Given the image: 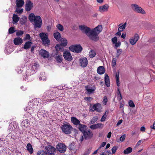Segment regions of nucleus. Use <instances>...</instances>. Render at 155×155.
Returning <instances> with one entry per match:
<instances>
[{"mask_svg":"<svg viewBox=\"0 0 155 155\" xmlns=\"http://www.w3.org/2000/svg\"><path fill=\"white\" fill-rule=\"evenodd\" d=\"M28 18L31 22H34V25L35 28H40L42 24V21L41 17L38 15H35L34 13L30 14Z\"/></svg>","mask_w":155,"mask_h":155,"instance_id":"1","label":"nucleus"},{"mask_svg":"<svg viewBox=\"0 0 155 155\" xmlns=\"http://www.w3.org/2000/svg\"><path fill=\"white\" fill-rule=\"evenodd\" d=\"M102 27L101 25H99L97 27L92 30V40L97 41L99 39L98 34L102 30Z\"/></svg>","mask_w":155,"mask_h":155,"instance_id":"2","label":"nucleus"},{"mask_svg":"<svg viewBox=\"0 0 155 155\" xmlns=\"http://www.w3.org/2000/svg\"><path fill=\"white\" fill-rule=\"evenodd\" d=\"M79 27L82 33L85 34L90 39L92 40L93 38L92 37V30L90 28L84 25H79Z\"/></svg>","mask_w":155,"mask_h":155,"instance_id":"3","label":"nucleus"},{"mask_svg":"<svg viewBox=\"0 0 155 155\" xmlns=\"http://www.w3.org/2000/svg\"><path fill=\"white\" fill-rule=\"evenodd\" d=\"M39 36L41 38L43 43L45 45L50 44V41L48 39V35L44 33H41L39 34Z\"/></svg>","mask_w":155,"mask_h":155,"instance_id":"4","label":"nucleus"},{"mask_svg":"<svg viewBox=\"0 0 155 155\" xmlns=\"http://www.w3.org/2000/svg\"><path fill=\"white\" fill-rule=\"evenodd\" d=\"M61 128L63 132L66 134H70L73 129L71 126L68 123L63 125Z\"/></svg>","mask_w":155,"mask_h":155,"instance_id":"5","label":"nucleus"},{"mask_svg":"<svg viewBox=\"0 0 155 155\" xmlns=\"http://www.w3.org/2000/svg\"><path fill=\"white\" fill-rule=\"evenodd\" d=\"M69 49L73 52L79 53L81 51L82 48L80 44H77L70 46Z\"/></svg>","mask_w":155,"mask_h":155,"instance_id":"6","label":"nucleus"},{"mask_svg":"<svg viewBox=\"0 0 155 155\" xmlns=\"http://www.w3.org/2000/svg\"><path fill=\"white\" fill-rule=\"evenodd\" d=\"M131 7L132 9L135 12L142 14L146 13L144 10L141 7L136 4H133L131 5Z\"/></svg>","mask_w":155,"mask_h":155,"instance_id":"7","label":"nucleus"},{"mask_svg":"<svg viewBox=\"0 0 155 155\" xmlns=\"http://www.w3.org/2000/svg\"><path fill=\"white\" fill-rule=\"evenodd\" d=\"M56 147L57 150L61 153H63L66 151V147L63 143H58Z\"/></svg>","mask_w":155,"mask_h":155,"instance_id":"8","label":"nucleus"},{"mask_svg":"<svg viewBox=\"0 0 155 155\" xmlns=\"http://www.w3.org/2000/svg\"><path fill=\"white\" fill-rule=\"evenodd\" d=\"M83 134L84 137L87 140L91 139L93 135L92 131L89 129H87Z\"/></svg>","mask_w":155,"mask_h":155,"instance_id":"9","label":"nucleus"},{"mask_svg":"<svg viewBox=\"0 0 155 155\" xmlns=\"http://www.w3.org/2000/svg\"><path fill=\"white\" fill-rule=\"evenodd\" d=\"M45 150L46 151V153H47V154L49 155H52L54 153L55 151V148L51 145H48L45 147Z\"/></svg>","mask_w":155,"mask_h":155,"instance_id":"10","label":"nucleus"},{"mask_svg":"<svg viewBox=\"0 0 155 155\" xmlns=\"http://www.w3.org/2000/svg\"><path fill=\"white\" fill-rule=\"evenodd\" d=\"M29 106H28L25 110V111H26L28 113L30 114L33 113L34 111L35 107V105H33V103L30 102L29 104Z\"/></svg>","mask_w":155,"mask_h":155,"instance_id":"11","label":"nucleus"},{"mask_svg":"<svg viewBox=\"0 0 155 155\" xmlns=\"http://www.w3.org/2000/svg\"><path fill=\"white\" fill-rule=\"evenodd\" d=\"M139 38V36L137 34H135L134 36L130 38L129 39L130 44L134 45L135 44Z\"/></svg>","mask_w":155,"mask_h":155,"instance_id":"12","label":"nucleus"},{"mask_svg":"<svg viewBox=\"0 0 155 155\" xmlns=\"http://www.w3.org/2000/svg\"><path fill=\"white\" fill-rule=\"evenodd\" d=\"M63 56L66 60L68 61L72 60V57L70 52L68 51H65L64 52Z\"/></svg>","mask_w":155,"mask_h":155,"instance_id":"13","label":"nucleus"},{"mask_svg":"<svg viewBox=\"0 0 155 155\" xmlns=\"http://www.w3.org/2000/svg\"><path fill=\"white\" fill-rule=\"evenodd\" d=\"M80 65L83 67H86L88 64V61L86 58L84 57L81 58L79 60Z\"/></svg>","mask_w":155,"mask_h":155,"instance_id":"14","label":"nucleus"},{"mask_svg":"<svg viewBox=\"0 0 155 155\" xmlns=\"http://www.w3.org/2000/svg\"><path fill=\"white\" fill-rule=\"evenodd\" d=\"M33 7V3L30 0L27 1L26 3L25 10L26 11H30Z\"/></svg>","mask_w":155,"mask_h":155,"instance_id":"15","label":"nucleus"},{"mask_svg":"<svg viewBox=\"0 0 155 155\" xmlns=\"http://www.w3.org/2000/svg\"><path fill=\"white\" fill-rule=\"evenodd\" d=\"M109 6L106 4L99 7V11L101 12H107L108 11Z\"/></svg>","mask_w":155,"mask_h":155,"instance_id":"16","label":"nucleus"},{"mask_svg":"<svg viewBox=\"0 0 155 155\" xmlns=\"http://www.w3.org/2000/svg\"><path fill=\"white\" fill-rule=\"evenodd\" d=\"M103 127V124L101 123H98L91 125L90 128L91 129L94 130L97 128H102Z\"/></svg>","mask_w":155,"mask_h":155,"instance_id":"17","label":"nucleus"},{"mask_svg":"<svg viewBox=\"0 0 155 155\" xmlns=\"http://www.w3.org/2000/svg\"><path fill=\"white\" fill-rule=\"evenodd\" d=\"M40 53L41 55L44 58H48L49 56V53L46 51L41 49L40 50Z\"/></svg>","mask_w":155,"mask_h":155,"instance_id":"18","label":"nucleus"},{"mask_svg":"<svg viewBox=\"0 0 155 155\" xmlns=\"http://www.w3.org/2000/svg\"><path fill=\"white\" fill-rule=\"evenodd\" d=\"M23 42V40L20 37L15 38L14 39V44L16 45H21Z\"/></svg>","mask_w":155,"mask_h":155,"instance_id":"19","label":"nucleus"},{"mask_svg":"<svg viewBox=\"0 0 155 155\" xmlns=\"http://www.w3.org/2000/svg\"><path fill=\"white\" fill-rule=\"evenodd\" d=\"M104 81L106 85L108 87H110V84L109 77L106 74H104Z\"/></svg>","mask_w":155,"mask_h":155,"instance_id":"20","label":"nucleus"},{"mask_svg":"<svg viewBox=\"0 0 155 155\" xmlns=\"http://www.w3.org/2000/svg\"><path fill=\"white\" fill-rule=\"evenodd\" d=\"M71 122L76 125H78L80 124V121L75 117H72L71 118Z\"/></svg>","mask_w":155,"mask_h":155,"instance_id":"21","label":"nucleus"},{"mask_svg":"<svg viewBox=\"0 0 155 155\" xmlns=\"http://www.w3.org/2000/svg\"><path fill=\"white\" fill-rule=\"evenodd\" d=\"M19 20V18L18 15L15 14H14L12 17L13 23L16 24Z\"/></svg>","mask_w":155,"mask_h":155,"instance_id":"22","label":"nucleus"},{"mask_svg":"<svg viewBox=\"0 0 155 155\" xmlns=\"http://www.w3.org/2000/svg\"><path fill=\"white\" fill-rule=\"evenodd\" d=\"M16 3L17 7H21L24 5V2L23 0H16Z\"/></svg>","mask_w":155,"mask_h":155,"instance_id":"23","label":"nucleus"},{"mask_svg":"<svg viewBox=\"0 0 155 155\" xmlns=\"http://www.w3.org/2000/svg\"><path fill=\"white\" fill-rule=\"evenodd\" d=\"M105 69L104 67L103 66L99 67L97 69V72L100 74H103L105 72Z\"/></svg>","mask_w":155,"mask_h":155,"instance_id":"24","label":"nucleus"},{"mask_svg":"<svg viewBox=\"0 0 155 155\" xmlns=\"http://www.w3.org/2000/svg\"><path fill=\"white\" fill-rule=\"evenodd\" d=\"M78 125L79 129L80 131L82 132V133H83V132H84L87 129H86L87 126L81 124H80Z\"/></svg>","mask_w":155,"mask_h":155,"instance_id":"25","label":"nucleus"},{"mask_svg":"<svg viewBox=\"0 0 155 155\" xmlns=\"http://www.w3.org/2000/svg\"><path fill=\"white\" fill-rule=\"evenodd\" d=\"M126 22H125L123 25H122V24H120L119 25V27L118 28V31H123L126 27Z\"/></svg>","mask_w":155,"mask_h":155,"instance_id":"26","label":"nucleus"},{"mask_svg":"<svg viewBox=\"0 0 155 155\" xmlns=\"http://www.w3.org/2000/svg\"><path fill=\"white\" fill-rule=\"evenodd\" d=\"M26 148L27 150L30 153L32 154L33 152L34 151L30 143H28L27 144Z\"/></svg>","mask_w":155,"mask_h":155,"instance_id":"27","label":"nucleus"},{"mask_svg":"<svg viewBox=\"0 0 155 155\" xmlns=\"http://www.w3.org/2000/svg\"><path fill=\"white\" fill-rule=\"evenodd\" d=\"M32 43L31 42L28 41L25 42L23 47V48L26 50L28 49L30 47Z\"/></svg>","mask_w":155,"mask_h":155,"instance_id":"28","label":"nucleus"},{"mask_svg":"<svg viewBox=\"0 0 155 155\" xmlns=\"http://www.w3.org/2000/svg\"><path fill=\"white\" fill-rule=\"evenodd\" d=\"M63 46L61 44H57L55 46V49L57 51H63L64 48Z\"/></svg>","mask_w":155,"mask_h":155,"instance_id":"29","label":"nucleus"},{"mask_svg":"<svg viewBox=\"0 0 155 155\" xmlns=\"http://www.w3.org/2000/svg\"><path fill=\"white\" fill-rule=\"evenodd\" d=\"M95 110L97 112H100L101 111V104L99 103L95 104Z\"/></svg>","mask_w":155,"mask_h":155,"instance_id":"30","label":"nucleus"},{"mask_svg":"<svg viewBox=\"0 0 155 155\" xmlns=\"http://www.w3.org/2000/svg\"><path fill=\"white\" fill-rule=\"evenodd\" d=\"M54 36L55 39L58 41L60 40L61 38V35L60 33L58 32H57L54 33Z\"/></svg>","mask_w":155,"mask_h":155,"instance_id":"31","label":"nucleus"},{"mask_svg":"<svg viewBox=\"0 0 155 155\" xmlns=\"http://www.w3.org/2000/svg\"><path fill=\"white\" fill-rule=\"evenodd\" d=\"M45 73L44 72H42L40 74V76L39 77V79L41 81H45L46 79V78L45 75Z\"/></svg>","mask_w":155,"mask_h":155,"instance_id":"32","label":"nucleus"},{"mask_svg":"<svg viewBox=\"0 0 155 155\" xmlns=\"http://www.w3.org/2000/svg\"><path fill=\"white\" fill-rule=\"evenodd\" d=\"M61 42V45L63 46H66L67 45V41L65 38H62L60 39Z\"/></svg>","mask_w":155,"mask_h":155,"instance_id":"33","label":"nucleus"},{"mask_svg":"<svg viewBox=\"0 0 155 155\" xmlns=\"http://www.w3.org/2000/svg\"><path fill=\"white\" fill-rule=\"evenodd\" d=\"M86 89L87 92L88 93L90 94L92 93L95 90V88L94 87L93 88H91L88 87H86Z\"/></svg>","mask_w":155,"mask_h":155,"instance_id":"34","label":"nucleus"},{"mask_svg":"<svg viewBox=\"0 0 155 155\" xmlns=\"http://www.w3.org/2000/svg\"><path fill=\"white\" fill-rule=\"evenodd\" d=\"M39 68V65L37 63L33 64L32 65L31 69L34 71V72L36 71Z\"/></svg>","mask_w":155,"mask_h":155,"instance_id":"35","label":"nucleus"},{"mask_svg":"<svg viewBox=\"0 0 155 155\" xmlns=\"http://www.w3.org/2000/svg\"><path fill=\"white\" fill-rule=\"evenodd\" d=\"M34 71H33L31 69H27L26 71V75L28 76L30 75L34 74Z\"/></svg>","mask_w":155,"mask_h":155,"instance_id":"36","label":"nucleus"},{"mask_svg":"<svg viewBox=\"0 0 155 155\" xmlns=\"http://www.w3.org/2000/svg\"><path fill=\"white\" fill-rule=\"evenodd\" d=\"M96 54V53L94 51L91 50L89 52V57L90 58H93L95 57Z\"/></svg>","mask_w":155,"mask_h":155,"instance_id":"37","label":"nucleus"},{"mask_svg":"<svg viewBox=\"0 0 155 155\" xmlns=\"http://www.w3.org/2000/svg\"><path fill=\"white\" fill-rule=\"evenodd\" d=\"M132 151V149L130 147H129L125 150L124 151V153L126 154H128Z\"/></svg>","mask_w":155,"mask_h":155,"instance_id":"38","label":"nucleus"},{"mask_svg":"<svg viewBox=\"0 0 155 155\" xmlns=\"http://www.w3.org/2000/svg\"><path fill=\"white\" fill-rule=\"evenodd\" d=\"M22 124L25 127H27L28 125V120H24L22 122Z\"/></svg>","mask_w":155,"mask_h":155,"instance_id":"39","label":"nucleus"},{"mask_svg":"<svg viewBox=\"0 0 155 155\" xmlns=\"http://www.w3.org/2000/svg\"><path fill=\"white\" fill-rule=\"evenodd\" d=\"M56 27L59 31H62L64 30V28L63 25L61 24H58L56 25Z\"/></svg>","mask_w":155,"mask_h":155,"instance_id":"40","label":"nucleus"},{"mask_svg":"<svg viewBox=\"0 0 155 155\" xmlns=\"http://www.w3.org/2000/svg\"><path fill=\"white\" fill-rule=\"evenodd\" d=\"M62 55H58L56 57V61L59 63H61L62 61Z\"/></svg>","mask_w":155,"mask_h":155,"instance_id":"41","label":"nucleus"},{"mask_svg":"<svg viewBox=\"0 0 155 155\" xmlns=\"http://www.w3.org/2000/svg\"><path fill=\"white\" fill-rule=\"evenodd\" d=\"M108 113V112H107V111H106L105 113L104 114L102 117L101 120V122H104L105 121V120L106 118V117L107 116Z\"/></svg>","mask_w":155,"mask_h":155,"instance_id":"42","label":"nucleus"},{"mask_svg":"<svg viewBox=\"0 0 155 155\" xmlns=\"http://www.w3.org/2000/svg\"><path fill=\"white\" fill-rule=\"evenodd\" d=\"M98 117H94L91 120L90 124H93L96 122L98 119Z\"/></svg>","mask_w":155,"mask_h":155,"instance_id":"43","label":"nucleus"},{"mask_svg":"<svg viewBox=\"0 0 155 155\" xmlns=\"http://www.w3.org/2000/svg\"><path fill=\"white\" fill-rule=\"evenodd\" d=\"M122 52V50L120 49H118L117 51L116 54V57L118 58Z\"/></svg>","mask_w":155,"mask_h":155,"instance_id":"44","label":"nucleus"},{"mask_svg":"<svg viewBox=\"0 0 155 155\" xmlns=\"http://www.w3.org/2000/svg\"><path fill=\"white\" fill-rule=\"evenodd\" d=\"M24 32L23 31L19 30L17 31L16 33V35L18 36H21L24 34Z\"/></svg>","mask_w":155,"mask_h":155,"instance_id":"45","label":"nucleus"},{"mask_svg":"<svg viewBox=\"0 0 155 155\" xmlns=\"http://www.w3.org/2000/svg\"><path fill=\"white\" fill-rule=\"evenodd\" d=\"M117 61V59L116 58H113L112 61V66L113 67L115 66Z\"/></svg>","mask_w":155,"mask_h":155,"instance_id":"46","label":"nucleus"},{"mask_svg":"<svg viewBox=\"0 0 155 155\" xmlns=\"http://www.w3.org/2000/svg\"><path fill=\"white\" fill-rule=\"evenodd\" d=\"M27 18L25 16H23L21 19V21L22 24H24L26 22Z\"/></svg>","mask_w":155,"mask_h":155,"instance_id":"47","label":"nucleus"},{"mask_svg":"<svg viewBox=\"0 0 155 155\" xmlns=\"http://www.w3.org/2000/svg\"><path fill=\"white\" fill-rule=\"evenodd\" d=\"M91 150V148H89L84 152L83 155H88L90 153Z\"/></svg>","mask_w":155,"mask_h":155,"instance_id":"48","label":"nucleus"},{"mask_svg":"<svg viewBox=\"0 0 155 155\" xmlns=\"http://www.w3.org/2000/svg\"><path fill=\"white\" fill-rule=\"evenodd\" d=\"M69 149L71 150H73L75 149L76 146L74 144V143H71L69 145Z\"/></svg>","mask_w":155,"mask_h":155,"instance_id":"49","label":"nucleus"},{"mask_svg":"<svg viewBox=\"0 0 155 155\" xmlns=\"http://www.w3.org/2000/svg\"><path fill=\"white\" fill-rule=\"evenodd\" d=\"M9 33L10 34H12L14 33L15 31L14 30V28L13 27H11L8 30Z\"/></svg>","mask_w":155,"mask_h":155,"instance_id":"50","label":"nucleus"},{"mask_svg":"<svg viewBox=\"0 0 155 155\" xmlns=\"http://www.w3.org/2000/svg\"><path fill=\"white\" fill-rule=\"evenodd\" d=\"M23 10L22 8L20 9L18 7L16 10V12L18 14H21L23 12Z\"/></svg>","mask_w":155,"mask_h":155,"instance_id":"51","label":"nucleus"},{"mask_svg":"<svg viewBox=\"0 0 155 155\" xmlns=\"http://www.w3.org/2000/svg\"><path fill=\"white\" fill-rule=\"evenodd\" d=\"M37 155H48L47 153L43 151H38Z\"/></svg>","mask_w":155,"mask_h":155,"instance_id":"52","label":"nucleus"},{"mask_svg":"<svg viewBox=\"0 0 155 155\" xmlns=\"http://www.w3.org/2000/svg\"><path fill=\"white\" fill-rule=\"evenodd\" d=\"M129 106L131 107H134L135 106L134 103L131 100H130L129 101Z\"/></svg>","mask_w":155,"mask_h":155,"instance_id":"53","label":"nucleus"},{"mask_svg":"<svg viewBox=\"0 0 155 155\" xmlns=\"http://www.w3.org/2000/svg\"><path fill=\"white\" fill-rule=\"evenodd\" d=\"M31 37L30 35L28 34H26L24 38V40H29L30 39Z\"/></svg>","mask_w":155,"mask_h":155,"instance_id":"54","label":"nucleus"},{"mask_svg":"<svg viewBox=\"0 0 155 155\" xmlns=\"http://www.w3.org/2000/svg\"><path fill=\"white\" fill-rule=\"evenodd\" d=\"M125 138L126 135L123 134L121 137H120V140L122 142L125 139Z\"/></svg>","mask_w":155,"mask_h":155,"instance_id":"55","label":"nucleus"},{"mask_svg":"<svg viewBox=\"0 0 155 155\" xmlns=\"http://www.w3.org/2000/svg\"><path fill=\"white\" fill-rule=\"evenodd\" d=\"M117 38L116 37H114L112 39L111 41L112 42V43L114 44L115 43H116V42H117Z\"/></svg>","mask_w":155,"mask_h":155,"instance_id":"56","label":"nucleus"},{"mask_svg":"<svg viewBox=\"0 0 155 155\" xmlns=\"http://www.w3.org/2000/svg\"><path fill=\"white\" fill-rule=\"evenodd\" d=\"M117 149V148L116 146H114L112 148L111 150L113 154H114Z\"/></svg>","mask_w":155,"mask_h":155,"instance_id":"57","label":"nucleus"},{"mask_svg":"<svg viewBox=\"0 0 155 155\" xmlns=\"http://www.w3.org/2000/svg\"><path fill=\"white\" fill-rule=\"evenodd\" d=\"M107 102V97L105 96L104 97V99L103 101V103L104 104L106 105Z\"/></svg>","mask_w":155,"mask_h":155,"instance_id":"58","label":"nucleus"},{"mask_svg":"<svg viewBox=\"0 0 155 155\" xmlns=\"http://www.w3.org/2000/svg\"><path fill=\"white\" fill-rule=\"evenodd\" d=\"M90 110L91 111H94L95 110V104L93 106H91Z\"/></svg>","mask_w":155,"mask_h":155,"instance_id":"59","label":"nucleus"},{"mask_svg":"<svg viewBox=\"0 0 155 155\" xmlns=\"http://www.w3.org/2000/svg\"><path fill=\"white\" fill-rule=\"evenodd\" d=\"M115 46L116 48L119 47L121 45V43L120 41H119L118 42H116L115 44Z\"/></svg>","mask_w":155,"mask_h":155,"instance_id":"60","label":"nucleus"},{"mask_svg":"<svg viewBox=\"0 0 155 155\" xmlns=\"http://www.w3.org/2000/svg\"><path fill=\"white\" fill-rule=\"evenodd\" d=\"M142 141L141 140H139L137 142V143L136 144V146L137 147L140 145L141 144Z\"/></svg>","mask_w":155,"mask_h":155,"instance_id":"61","label":"nucleus"},{"mask_svg":"<svg viewBox=\"0 0 155 155\" xmlns=\"http://www.w3.org/2000/svg\"><path fill=\"white\" fill-rule=\"evenodd\" d=\"M123 122V120L122 119H121L119 120L117 124V126H118L120 125Z\"/></svg>","mask_w":155,"mask_h":155,"instance_id":"62","label":"nucleus"},{"mask_svg":"<svg viewBox=\"0 0 155 155\" xmlns=\"http://www.w3.org/2000/svg\"><path fill=\"white\" fill-rule=\"evenodd\" d=\"M116 81H118L119 80V74H116Z\"/></svg>","mask_w":155,"mask_h":155,"instance_id":"63","label":"nucleus"},{"mask_svg":"<svg viewBox=\"0 0 155 155\" xmlns=\"http://www.w3.org/2000/svg\"><path fill=\"white\" fill-rule=\"evenodd\" d=\"M92 99V98L90 97H86L84 98L85 100L86 101H90Z\"/></svg>","mask_w":155,"mask_h":155,"instance_id":"64","label":"nucleus"}]
</instances>
